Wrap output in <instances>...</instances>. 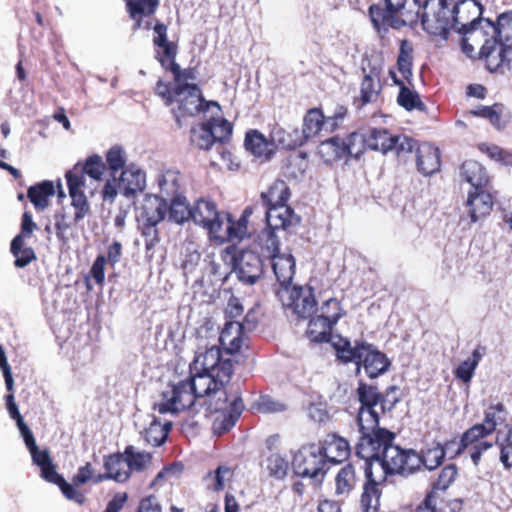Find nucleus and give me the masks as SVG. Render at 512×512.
I'll return each instance as SVG.
<instances>
[{
  "mask_svg": "<svg viewBox=\"0 0 512 512\" xmlns=\"http://www.w3.org/2000/svg\"><path fill=\"white\" fill-rule=\"evenodd\" d=\"M483 8L475 0H460L450 8L449 0H425L421 15L423 28L434 35L447 37L453 30L463 35L462 46L472 47L468 40L476 41L485 36Z\"/></svg>",
  "mask_w": 512,
  "mask_h": 512,
  "instance_id": "obj_1",
  "label": "nucleus"
},
{
  "mask_svg": "<svg viewBox=\"0 0 512 512\" xmlns=\"http://www.w3.org/2000/svg\"><path fill=\"white\" fill-rule=\"evenodd\" d=\"M219 379L220 377L212 373L199 371L187 381L192 386L201 407L205 406L208 413H221L215 418L212 426L214 433L221 435L235 426L244 404L239 396L234 395L230 399L227 384H220Z\"/></svg>",
  "mask_w": 512,
  "mask_h": 512,
  "instance_id": "obj_2",
  "label": "nucleus"
},
{
  "mask_svg": "<svg viewBox=\"0 0 512 512\" xmlns=\"http://www.w3.org/2000/svg\"><path fill=\"white\" fill-rule=\"evenodd\" d=\"M405 450L391 442L382 458L368 465L360 499L362 512L378 511L381 497L379 486L386 481L387 475H396L399 459Z\"/></svg>",
  "mask_w": 512,
  "mask_h": 512,
  "instance_id": "obj_3",
  "label": "nucleus"
},
{
  "mask_svg": "<svg viewBox=\"0 0 512 512\" xmlns=\"http://www.w3.org/2000/svg\"><path fill=\"white\" fill-rule=\"evenodd\" d=\"M357 423L361 436L356 445V455L364 461L362 469L366 475L368 465L382 458L386 448L394 442L395 434L379 427V419H373L371 414H362Z\"/></svg>",
  "mask_w": 512,
  "mask_h": 512,
  "instance_id": "obj_4",
  "label": "nucleus"
},
{
  "mask_svg": "<svg viewBox=\"0 0 512 512\" xmlns=\"http://www.w3.org/2000/svg\"><path fill=\"white\" fill-rule=\"evenodd\" d=\"M155 93L161 97L165 105L177 104V109L172 112L178 128L183 126L181 118L184 116H195L205 111L210 105L217 106L215 102H206L199 87H188V89L171 88L170 84L158 80L155 86Z\"/></svg>",
  "mask_w": 512,
  "mask_h": 512,
  "instance_id": "obj_5",
  "label": "nucleus"
},
{
  "mask_svg": "<svg viewBox=\"0 0 512 512\" xmlns=\"http://www.w3.org/2000/svg\"><path fill=\"white\" fill-rule=\"evenodd\" d=\"M333 347L337 357L343 362H355L357 370L360 369V365H363L370 378H376L385 373L390 366L385 354L370 344L361 343L352 347L348 340L338 337L337 342H333Z\"/></svg>",
  "mask_w": 512,
  "mask_h": 512,
  "instance_id": "obj_6",
  "label": "nucleus"
},
{
  "mask_svg": "<svg viewBox=\"0 0 512 512\" xmlns=\"http://www.w3.org/2000/svg\"><path fill=\"white\" fill-rule=\"evenodd\" d=\"M385 8L380 5H371L369 16L375 29L379 32L391 27L399 29L408 24H413L421 17L422 13L417 9L415 13L405 10L407 0H384Z\"/></svg>",
  "mask_w": 512,
  "mask_h": 512,
  "instance_id": "obj_7",
  "label": "nucleus"
},
{
  "mask_svg": "<svg viewBox=\"0 0 512 512\" xmlns=\"http://www.w3.org/2000/svg\"><path fill=\"white\" fill-rule=\"evenodd\" d=\"M197 406L200 402L194 394L192 386L185 380L172 384L162 392V400L154 404V410L160 414L178 413L187 409H192L196 413L199 411Z\"/></svg>",
  "mask_w": 512,
  "mask_h": 512,
  "instance_id": "obj_8",
  "label": "nucleus"
},
{
  "mask_svg": "<svg viewBox=\"0 0 512 512\" xmlns=\"http://www.w3.org/2000/svg\"><path fill=\"white\" fill-rule=\"evenodd\" d=\"M322 448L317 444L301 447L293 456L292 469L294 473L303 478L317 479L324 477L328 468L327 461L322 454ZM322 479L319 480V482Z\"/></svg>",
  "mask_w": 512,
  "mask_h": 512,
  "instance_id": "obj_9",
  "label": "nucleus"
},
{
  "mask_svg": "<svg viewBox=\"0 0 512 512\" xmlns=\"http://www.w3.org/2000/svg\"><path fill=\"white\" fill-rule=\"evenodd\" d=\"M195 369L212 373L220 384H229L232 373L233 363L230 358H224L220 348L216 345L207 348L199 353L194 360Z\"/></svg>",
  "mask_w": 512,
  "mask_h": 512,
  "instance_id": "obj_10",
  "label": "nucleus"
},
{
  "mask_svg": "<svg viewBox=\"0 0 512 512\" xmlns=\"http://www.w3.org/2000/svg\"><path fill=\"white\" fill-rule=\"evenodd\" d=\"M276 294L282 305L300 318H310L315 311L316 300L310 287L292 286L278 289Z\"/></svg>",
  "mask_w": 512,
  "mask_h": 512,
  "instance_id": "obj_11",
  "label": "nucleus"
},
{
  "mask_svg": "<svg viewBox=\"0 0 512 512\" xmlns=\"http://www.w3.org/2000/svg\"><path fill=\"white\" fill-rule=\"evenodd\" d=\"M358 397L361 402V407L358 412L357 420L360 419L364 413L371 414L373 419H379L377 407L379 406L382 413L393 409L398 401L396 397L388 400V395L383 396L378 392L375 386H369L365 383H360L358 387Z\"/></svg>",
  "mask_w": 512,
  "mask_h": 512,
  "instance_id": "obj_12",
  "label": "nucleus"
},
{
  "mask_svg": "<svg viewBox=\"0 0 512 512\" xmlns=\"http://www.w3.org/2000/svg\"><path fill=\"white\" fill-rule=\"evenodd\" d=\"M481 56L485 58L487 67L491 71L512 75V45H497L495 39H486L481 46Z\"/></svg>",
  "mask_w": 512,
  "mask_h": 512,
  "instance_id": "obj_13",
  "label": "nucleus"
},
{
  "mask_svg": "<svg viewBox=\"0 0 512 512\" xmlns=\"http://www.w3.org/2000/svg\"><path fill=\"white\" fill-rule=\"evenodd\" d=\"M234 270L240 282L253 285L263 275V261L253 251H242L236 258Z\"/></svg>",
  "mask_w": 512,
  "mask_h": 512,
  "instance_id": "obj_14",
  "label": "nucleus"
},
{
  "mask_svg": "<svg viewBox=\"0 0 512 512\" xmlns=\"http://www.w3.org/2000/svg\"><path fill=\"white\" fill-rule=\"evenodd\" d=\"M485 27V36L495 39L497 45H512V10L500 14L496 23L487 19Z\"/></svg>",
  "mask_w": 512,
  "mask_h": 512,
  "instance_id": "obj_15",
  "label": "nucleus"
},
{
  "mask_svg": "<svg viewBox=\"0 0 512 512\" xmlns=\"http://www.w3.org/2000/svg\"><path fill=\"white\" fill-rule=\"evenodd\" d=\"M267 226L276 231L290 230L298 225L300 219L287 205H276L265 208Z\"/></svg>",
  "mask_w": 512,
  "mask_h": 512,
  "instance_id": "obj_16",
  "label": "nucleus"
},
{
  "mask_svg": "<svg viewBox=\"0 0 512 512\" xmlns=\"http://www.w3.org/2000/svg\"><path fill=\"white\" fill-rule=\"evenodd\" d=\"M22 437L31 454L33 463L41 469V477L49 482L53 477L57 476L58 473L48 451L38 448L32 431Z\"/></svg>",
  "mask_w": 512,
  "mask_h": 512,
  "instance_id": "obj_17",
  "label": "nucleus"
},
{
  "mask_svg": "<svg viewBox=\"0 0 512 512\" xmlns=\"http://www.w3.org/2000/svg\"><path fill=\"white\" fill-rule=\"evenodd\" d=\"M271 266L279 289H288L291 286L295 273V260L290 253H277L271 255Z\"/></svg>",
  "mask_w": 512,
  "mask_h": 512,
  "instance_id": "obj_18",
  "label": "nucleus"
},
{
  "mask_svg": "<svg viewBox=\"0 0 512 512\" xmlns=\"http://www.w3.org/2000/svg\"><path fill=\"white\" fill-rule=\"evenodd\" d=\"M118 187L126 197L142 192L146 187L145 172L134 165L126 167L121 172Z\"/></svg>",
  "mask_w": 512,
  "mask_h": 512,
  "instance_id": "obj_19",
  "label": "nucleus"
},
{
  "mask_svg": "<svg viewBox=\"0 0 512 512\" xmlns=\"http://www.w3.org/2000/svg\"><path fill=\"white\" fill-rule=\"evenodd\" d=\"M468 213L472 222H477L487 216L493 208L491 194L482 188L479 190H469L467 197Z\"/></svg>",
  "mask_w": 512,
  "mask_h": 512,
  "instance_id": "obj_20",
  "label": "nucleus"
},
{
  "mask_svg": "<svg viewBox=\"0 0 512 512\" xmlns=\"http://www.w3.org/2000/svg\"><path fill=\"white\" fill-rule=\"evenodd\" d=\"M486 435H488V433L482 426L476 424L468 429L461 437L467 445L471 460L475 466L479 464L482 453L492 447L491 442L480 441V439Z\"/></svg>",
  "mask_w": 512,
  "mask_h": 512,
  "instance_id": "obj_21",
  "label": "nucleus"
},
{
  "mask_svg": "<svg viewBox=\"0 0 512 512\" xmlns=\"http://www.w3.org/2000/svg\"><path fill=\"white\" fill-rule=\"evenodd\" d=\"M159 195L156 197L168 202L182 195L183 177L176 170H167L158 178Z\"/></svg>",
  "mask_w": 512,
  "mask_h": 512,
  "instance_id": "obj_22",
  "label": "nucleus"
},
{
  "mask_svg": "<svg viewBox=\"0 0 512 512\" xmlns=\"http://www.w3.org/2000/svg\"><path fill=\"white\" fill-rule=\"evenodd\" d=\"M245 147L254 156L265 160H269L276 149L274 140L269 141L257 130H250L246 133Z\"/></svg>",
  "mask_w": 512,
  "mask_h": 512,
  "instance_id": "obj_23",
  "label": "nucleus"
},
{
  "mask_svg": "<svg viewBox=\"0 0 512 512\" xmlns=\"http://www.w3.org/2000/svg\"><path fill=\"white\" fill-rule=\"evenodd\" d=\"M321 448V452L324 455L327 464L329 462L340 463L347 459L350 454V446L348 441L334 434L327 437L324 445H322Z\"/></svg>",
  "mask_w": 512,
  "mask_h": 512,
  "instance_id": "obj_24",
  "label": "nucleus"
},
{
  "mask_svg": "<svg viewBox=\"0 0 512 512\" xmlns=\"http://www.w3.org/2000/svg\"><path fill=\"white\" fill-rule=\"evenodd\" d=\"M461 176L471 185L470 190L486 188L489 178L484 167L477 161L468 160L462 164Z\"/></svg>",
  "mask_w": 512,
  "mask_h": 512,
  "instance_id": "obj_25",
  "label": "nucleus"
},
{
  "mask_svg": "<svg viewBox=\"0 0 512 512\" xmlns=\"http://www.w3.org/2000/svg\"><path fill=\"white\" fill-rule=\"evenodd\" d=\"M243 332L238 321H229L225 324L221 331L219 342L227 354L231 355L240 350Z\"/></svg>",
  "mask_w": 512,
  "mask_h": 512,
  "instance_id": "obj_26",
  "label": "nucleus"
},
{
  "mask_svg": "<svg viewBox=\"0 0 512 512\" xmlns=\"http://www.w3.org/2000/svg\"><path fill=\"white\" fill-rule=\"evenodd\" d=\"M417 167L425 176L437 172L440 167L439 150L428 144L417 148Z\"/></svg>",
  "mask_w": 512,
  "mask_h": 512,
  "instance_id": "obj_27",
  "label": "nucleus"
},
{
  "mask_svg": "<svg viewBox=\"0 0 512 512\" xmlns=\"http://www.w3.org/2000/svg\"><path fill=\"white\" fill-rule=\"evenodd\" d=\"M157 58L161 65L173 74L174 84L172 88L188 89V87H198L196 84L190 83V81L196 80L194 69H181L174 59L169 60L168 65H166V60L163 57L157 55Z\"/></svg>",
  "mask_w": 512,
  "mask_h": 512,
  "instance_id": "obj_28",
  "label": "nucleus"
},
{
  "mask_svg": "<svg viewBox=\"0 0 512 512\" xmlns=\"http://www.w3.org/2000/svg\"><path fill=\"white\" fill-rule=\"evenodd\" d=\"M127 12L132 20H134L133 30L141 27L142 18L152 15L158 5V0H124Z\"/></svg>",
  "mask_w": 512,
  "mask_h": 512,
  "instance_id": "obj_29",
  "label": "nucleus"
},
{
  "mask_svg": "<svg viewBox=\"0 0 512 512\" xmlns=\"http://www.w3.org/2000/svg\"><path fill=\"white\" fill-rule=\"evenodd\" d=\"M218 215L219 212L214 202L199 199L191 207L190 219L205 229L208 224L217 219Z\"/></svg>",
  "mask_w": 512,
  "mask_h": 512,
  "instance_id": "obj_30",
  "label": "nucleus"
},
{
  "mask_svg": "<svg viewBox=\"0 0 512 512\" xmlns=\"http://www.w3.org/2000/svg\"><path fill=\"white\" fill-rule=\"evenodd\" d=\"M397 135L390 134L386 129H372L370 134L366 137V145L375 151H380L386 154L393 151Z\"/></svg>",
  "mask_w": 512,
  "mask_h": 512,
  "instance_id": "obj_31",
  "label": "nucleus"
},
{
  "mask_svg": "<svg viewBox=\"0 0 512 512\" xmlns=\"http://www.w3.org/2000/svg\"><path fill=\"white\" fill-rule=\"evenodd\" d=\"M252 213V208L246 207L238 220H233L227 214L226 231L229 236L227 242H240L248 235V219Z\"/></svg>",
  "mask_w": 512,
  "mask_h": 512,
  "instance_id": "obj_32",
  "label": "nucleus"
},
{
  "mask_svg": "<svg viewBox=\"0 0 512 512\" xmlns=\"http://www.w3.org/2000/svg\"><path fill=\"white\" fill-rule=\"evenodd\" d=\"M104 468L108 476L117 482H124L130 476L129 467L124 454L107 456L104 460Z\"/></svg>",
  "mask_w": 512,
  "mask_h": 512,
  "instance_id": "obj_33",
  "label": "nucleus"
},
{
  "mask_svg": "<svg viewBox=\"0 0 512 512\" xmlns=\"http://www.w3.org/2000/svg\"><path fill=\"white\" fill-rule=\"evenodd\" d=\"M333 325L318 314L312 317L308 325V334L314 342H337L338 337L331 336Z\"/></svg>",
  "mask_w": 512,
  "mask_h": 512,
  "instance_id": "obj_34",
  "label": "nucleus"
},
{
  "mask_svg": "<svg viewBox=\"0 0 512 512\" xmlns=\"http://www.w3.org/2000/svg\"><path fill=\"white\" fill-rule=\"evenodd\" d=\"M167 210L168 202L155 196L153 199L147 200L143 205L141 213L142 221L158 224L165 219Z\"/></svg>",
  "mask_w": 512,
  "mask_h": 512,
  "instance_id": "obj_35",
  "label": "nucleus"
},
{
  "mask_svg": "<svg viewBox=\"0 0 512 512\" xmlns=\"http://www.w3.org/2000/svg\"><path fill=\"white\" fill-rule=\"evenodd\" d=\"M390 74L394 83L400 86V92L397 97L398 104L408 111L414 109L423 111L425 109V105L421 101L419 94L416 91L409 89L402 81L398 80L394 72H390Z\"/></svg>",
  "mask_w": 512,
  "mask_h": 512,
  "instance_id": "obj_36",
  "label": "nucleus"
},
{
  "mask_svg": "<svg viewBox=\"0 0 512 512\" xmlns=\"http://www.w3.org/2000/svg\"><path fill=\"white\" fill-rule=\"evenodd\" d=\"M55 193L54 184L51 181H43L28 189L27 196L36 209L44 210L49 205V197Z\"/></svg>",
  "mask_w": 512,
  "mask_h": 512,
  "instance_id": "obj_37",
  "label": "nucleus"
},
{
  "mask_svg": "<svg viewBox=\"0 0 512 512\" xmlns=\"http://www.w3.org/2000/svg\"><path fill=\"white\" fill-rule=\"evenodd\" d=\"M322 128L329 130V125H326V117L319 109H310L303 119V138L308 140L316 136Z\"/></svg>",
  "mask_w": 512,
  "mask_h": 512,
  "instance_id": "obj_38",
  "label": "nucleus"
},
{
  "mask_svg": "<svg viewBox=\"0 0 512 512\" xmlns=\"http://www.w3.org/2000/svg\"><path fill=\"white\" fill-rule=\"evenodd\" d=\"M357 483L356 471L352 464L342 467L335 478V493L337 496L347 497Z\"/></svg>",
  "mask_w": 512,
  "mask_h": 512,
  "instance_id": "obj_39",
  "label": "nucleus"
},
{
  "mask_svg": "<svg viewBox=\"0 0 512 512\" xmlns=\"http://www.w3.org/2000/svg\"><path fill=\"white\" fill-rule=\"evenodd\" d=\"M289 196V187L283 180L275 181L267 192L261 194L265 208L276 205H286Z\"/></svg>",
  "mask_w": 512,
  "mask_h": 512,
  "instance_id": "obj_40",
  "label": "nucleus"
},
{
  "mask_svg": "<svg viewBox=\"0 0 512 512\" xmlns=\"http://www.w3.org/2000/svg\"><path fill=\"white\" fill-rule=\"evenodd\" d=\"M379 72L373 68L368 74L364 75L360 88V98L362 104L375 101L380 91Z\"/></svg>",
  "mask_w": 512,
  "mask_h": 512,
  "instance_id": "obj_41",
  "label": "nucleus"
},
{
  "mask_svg": "<svg viewBox=\"0 0 512 512\" xmlns=\"http://www.w3.org/2000/svg\"><path fill=\"white\" fill-rule=\"evenodd\" d=\"M318 154L326 163L345 157L342 139L338 136L322 141L318 146Z\"/></svg>",
  "mask_w": 512,
  "mask_h": 512,
  "instance_id": "obj_42",
  "label": "nucleus"
},
{
  "mask_svg": "<svg viewBox=\"0 0 512 512\" xmlns=\"http://www.w3.org/2000/svg\"><path fill=\"white\" fill-rule=\"evenodd\" d=\"M168 220L176 224H183L190 220L191 207L183 195L168 201Z\"/></svg>",
  "mask_w": 512,
  "mask_h": 512,
  "instance_id": "obj_43",
  "label": "nucleus"
},
{
  "mask_svg": "<svg viewBox=\"0 0 512 512\" xmlns=\"http://www.w3.org/2000/svg\"><path fill=\"white\" fill-rule=\"evenodd\" d=\"M170 428V422L162 424L153 418L149 427L145 429V441L154 447L160 446L166 441Z\"/></svg>",
  "mask_w": 512,
  "mask_h": 512,
  "instance_id": "obj_44",
  "label": "nucleus"
},
{
  "mask_svg": "<svg viewBox=\"0 0 512 512\" xmlns=\"http://www.w3.org/2000/svg\"><path fill=\"white\" fill-rule=\"evenodd\" d=\"M10 251L15 257V266L24 268L32 261L36 260V253L31 247H25L24 241L21 242L19 237H14L11 241Z\"/></svg>",
  "mask_w": 512,
  "mask_h": 512,
  "instance_id": "obj_45",
  "label": "nucleus"
},
{
  "mask_svg": "<svg viewBox=\"0 0 512 512\" xmlns=\"http://www.w3.org/2000/svg\"><path fill=\"white\" fill-rule=\"evenodd\" d=\"M124 455L129 471H143L151 465L152 455L148 452L138 451L134 446H127Z\"/></svg>",
  "mask_w": 512,
  "mask_h": 512,
  "instance_id": "obj_46",
  "label": "nucleus"
},
{
  "mask_svg": "<svg viewBox=\"0 0 512 512\" xmlns=\"http://www.w3.org/2000/svg\"><path fill=\"white\" fill-rule=\"evenodd\" d=\"M421 468V460L419 454L411 449L404 451L399 459L398 467L396 468V474L408 477Z\"/></svg>",
  "mask_w": 512,
  "mask_h": 512,
  "instance_id": "obj_47",
  "label": "nucleus"
},
{
  "mask_svg": "<svg viewBox=\"0 0 512 512\" xmlns=\"http://www.w3.org/2000/svg\"><path fill=\"white\" fill-rule=\"evenodd\" d=\"M190 141L193 146L201 150H209L213 145V132L208 124L202 123L190 131Z\"/></svg>",
  "mask_w": 512,
  "mask_h": 512,
  "instance_id": "obj_48",
  "label": "nucleus"
},
{
  "mask_svg": "<svg viewBox=\"0 0 512 512\" xmlns=\"http://www.w3.org/2000/svg\"><path fill=\"white\" fill-rule=\"evenodd\" d=\"M209 130L213 132V141L216 143H224L229 140L232 134V125L229 121L224 118H212L207 121Z\"/></svg>",
  "mask_w": 512,
  "mask_h": 512,
  "instance_id": "obj_49",
  "label": "nucleus"
},
{
  "mask_svg": "<svg viewBox=\"0 0 512 512\" xmlns=\"http://www.w3.org/2000/svg\"><path fill=\"white\" fill-rule=\"evenodd\" d=\"M419 458L421 460V467L424 466L431 471L442 464L445 458V451L442 450V445L437 443L433 447L423 450L419 454Z\"/></svg>",
  "mask_w": 512,
  "mask_h": 512,
  "instance_id": "obj_50",
  "label": "nucleus"
},
{
  "mask_svg": "<svg viewBox=\"0 0 512 512\" xmlns=\"http://www.w3.org/2000/svg\"><path fill=\"white\" fill-rule=\"evenodd\" d=\"M155 36L153 38L154 45L163 49L164 55L168 60H172L176 56V46L167 39V27L162 23L154 26Z\"/></svg>",
  "mask_w": 512,
  "mask_h": 512,
  "instance_id": "obj_51",
  "label": "nucleus"
},
{
  "mask_svg": "<svg viewBox=\"0 0 512 512\" xmlns=\"http://www.w3.org/2000/svg\"><path fill=\"white\" fill-rule=\"evenodd\" d=\"M342 143L345 157L351 156L357 159L364 151L366 137L360 133L353 132L345 139H342Z\"/></svg>",
  "mask_w": 512,
  "mask_h": 512,
  "instance_id": "obj_52",
  "label": "nucleus"
},
{
  "mask_svg": "<svg viewBox=\"0 0 512 512\" xmlns=\"http://www.w3.org/2000/svg\"><path fill=\"white\" fill-rule=\"evenodd\" d=\"M233 476V471L226 465H220L214 472H210L206 476L208 485L214 491H221L225 488L226 482H228Z\"/></svg>",
  "mask_w": 512,
  "mask_h": 512,
  "instance_id": "obj_53",
  "label": "nucleus"
},
{
  "mask_svg": "<svg viewBox=\"0 0 512 512\" xmlns=\"http://www.w3.org/2000/svg\"><path fill=\"white\" fill-rule=\"evenodd\" d=\"M200 260L201 254L198 251L196 245L194 243L187 244L184 249L183 259L181 262L183 275L187 276L188 274L194 273L200 263Z\"/></svg>",
  "mask_w": 512,
  "mask_h": 512,
  "instance_id": "obj_54",
  "label": "nucleus"
},
{
  "mask_svg": "<svg viewBox=\"0 0 512 512\" xmlns=\"http://www.w3.org/2000/svg\"><path fill=\"white\" fill-rule=\"evenodd\" d=\"M86 175L83 173L80 164H76L71 170L66 173V180L68 185L69 194H84L86 187Z\"/></svg>",
  "mask_w": 512,
  "mask_h": 512,
  "instance_id": "obj_55",
  "label": "nucleus"
},
{
  "mask_svg": "<svg viewBox=\"0 0 512 512\" xmlns=\"http://www.w3.org/2000/svg\"><path fill=\"white\" fill-rule=\"evenodd\" d=\"M481 359V354L478 350H474L472 357L463 361L455 370V375L458 379L467 383L471 380L476 367Z\"/></svg>",
  "mask_w": 512,
  "mask_h": 512,
  "instance_id": "obj_56",
  "label": "nucleus"
},
{
  "mask_svg": "<svg viewBox=\"0 0 512 512\" xmlns=\"http://www.w3.org/2000/svg\"><path fill=\"white\" fill-rule=\"evenodd\" d=\"M318 315L334 326L342 317L340 302L335 298L328 299L320 307Z\"/></svg>",
  "mask_w": 512,
  "mask_h": 512,
  "instance_id": "obj_57",
  "label": "nucleus"
},
{
  "mask_svg": "<svg viewBox=\"0 0 512 512\" xmlns=\"http://www.w3.org/2000/svg\"><path fill=\"white\" fill-rule=\"evenodd\" d=\"M226 223H227V214H221L217 216L216 220H213L208 226L205 228L209 236L221 243L227 242L229 236L226 231Z\"/></svg>",
  "mask_w": 512,
  "mask_h": 512,
  "instance_id": "obj_58",
  "label": "nucleus"
},
{
  "mask_svg": "<svg viewBox=\"0 0 512 512\" xmlns=\"http://www.w3.org/2000/svg\"><path fill=\"white\" fill-rule=\"evenodd\" d=\"M288 462L279 454H272L266 459V468L270 474L277 479H282L287 475Z\"/></svg>",
  "mask_w": 512,
  "mask_h": 512,
  "instance_id": "obj_59",
  "label": "nucleus"
},
{
  "mask_svg": "<svg viewBox=\"0 0 512 512\" xmlns=\"http://www.w3.org/2000/svg\"><path fill=\"white\" fill-rule=\"evenodd\" d=\"M81 169L86 176H89L94 181H100L105 171V164L102 158L98 155L90 156Z\"/></svg>",
  "mask_w": 512,
  "mask_h": 512,
  "instance_id": "obj_60",
  "label": "nucleus"
},
{
  "mask_svg": "<svg viewBox=\"0 0 512 512\" xmlns=\"http://www.w3.org/2000/svg\"><path fill=\"white\" fill-rule=\"evenodd\" d=\"M504 409L502 404L490 407L485 413L484 422L479 424L488 433H492L498 423L504 421Z\"/></svg>",
  "mask_w": 512,
  "mask_h": 512,
  "instance_id": "obj_61",
  "label": "nucleus"
},
{
  "mask_svg": "<svg viewBox=\"0 0 512 512\" xmlns=\"http://www.w3.org/2000/svg\"><path fill=\"white\" fill-rule=\"evenodd\" d=\"M71 198V207L74 210V221L77 224L82 221L88 214H90V205L85 194H69Z\"/></svg>",
  "mask_w": 512,
  "mask_h": 512,
  "instance_id": "obj_62",
  "label": "nucleus"
},
{
  "mask_svg": "<svg viewBox=\"0 0 512 512\" xmlns=\"http://www.w3.org/2000/svg\"><path fill=\"white\" fill-rule=\"evenodd\" d=\"M106 161L113 176L120 170L125 169L126 162L125 151L119 146H113L106 155Z\"/></svg>",
  "mask_w": 512,
  "mask_h": 512,
  "instance_id": "obj_63",
  "label": "nucleus"
},
{
  "mask_svg": "<svg viewBox=\"0 0 512 512\" xmlns=\"http://www.w3.org/2000/svg\"><path fill=\"white\" fill-rule=\"evenodd\" d=\"M496 443L500 447V461L505 468H512V432L509 431L504 439L500 438V432H498Z\"/></svg>",
  "mask_w": 512,
  "mask_h": 512,
  "instance_id": "obj_64",
  "label": "nucleus"
}]
</instances>
